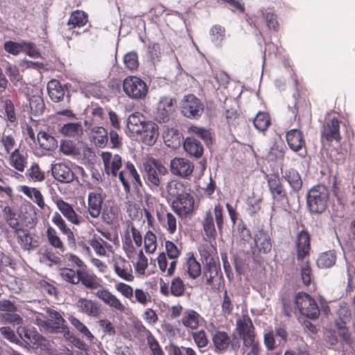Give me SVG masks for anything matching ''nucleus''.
<instances>
[{
    "label": "nucleus",
    "instance_id": "obj_48",
    "mask_svg": "<svg viewBox=\"0 0 355 355\" xmlns=\"http://www.w3.org/2000/svg\"><path fill=\"white\" fill-rule=\"evenodd\" d=\"M185 270L189 277L193 279L198 278L202 272L201 265L194 257L193 254H191L186 261Z\"/></svg>",
    "mask_w": 355,
    "mask_h": 355
},
{
    "label": "nucleus",
    "instance_id": "obj_10",
    "mask_svg": "<svg viewBox=\"0 0 355 355\" xmlns=\"http://www.w3.org/2000/svg\"><path fill=\"white\" fill-rule=\"evenodd\" d=\"M295 247L296 259L298 261H303L309 257L311 250V236L309 232L304 226L302 230L296 235Z\"/></svg>",
    "mask_w": 355,
    "mask_h": 355
},
{
    "label": "nucleus",
    "instance_id": "obj_13",
    "mask_svg": "<svg viewBox=\"0 0 355 355\" xmlns=\"http://www.w3.org/2000/svg\"><path fill=\"white\" fill-rule=\"evenodd\" d=\"M254 248L253 255L268 254L272 247V241L268 231L263 229L259 230L254 236Z\"/></svg>",
    "mask_w": 355,
    "mask_h": 355
},
{
    "label": "nucleus",
    "instance_id": "obj_62",
    "mask_svg": "<svg viewBox=\"0 0 355 355\" xmlns=\"http://www.w3.org/2000/svg\"><path fill=\"white\" fill-rule=\"evenodd\" d=\"M191 336L198 348L205 347L208 345L209 340L205 330L193 331Z\"/></svg>",
    "mask_w": 355,
    "mask_h": 355
},
{
    "label": "nucleus",
    "instance_id": "obj_4",
    "mask_svg": "<svg viewBox=\"0 0 355 355\" xmlns=\"http://www.w3.org/2000/svg\"><path fill=\"white\" fill-rule=\"evenodd\" d=\"M203 279L211 289L219 290L220 288L223 273L219 261L216 260L213 256H208L205 258L203 267Z\"/></svg>",
    "mask_w": 355,
    "mask_h": 355
},
{
    "label": "nucleus",
    "instance_id": "obj_61",
    "mask_svg": "<svg viewBox=\"0 0 355 355\" xmlns=\"http://www.w3.org/2000/svg\"><path fill=\"white\" fill-rule=\"evenodd\" d=\"M122 245L127 257L130 259L133 258L136 254V250L132 244V241L130 236L129 232H127V234L123 237Z\"/></svg>",
    "mask_w": 355,
    "mask_h": 355
},
{
    "label": "nucleus",
    "instance_id": "obj_43",
    "mask_svg": "<svg viewBox=\"0 0 355 355\" xmlns=\"http://www.w3.org/2000/svg\"><path fill=\"white\" fill-rule=\"evenodd\" d=\"M337 259L336 252L330 250L321 253L317 259L316 264L320 268H329L335 265Z\"/></svg>",
    "mask_w": 355,
    "mask_h": 355
},
{
    "label": "nucleus",
    "instance_id": "obj_8",
    "mask_svg": "<svg viewBox=\"0 0 355 355\" xmlns=\"http://www.w3.org/2000/svg\"><path fill=\"white\" fill-rule=\"evenodd\" d=\"M320 137L322 139L331 143L334 141L339 143L341 140L340 121L335 116L328 115L322 126Z\"/></svg>",
    "mask_w": 355,
    "mask_h": 355
},
{
    "label": "nucleus",
    "instance_id": "obj_27",
    "mask_svg": "<svg viewBox=\"0 0 355 355\" xmlns=\"http://www.w3.org/2000/svg\"><path fill=\"white\" fill-rule=\"evenodd\" d=\"M113 268L115 273L122 279L132 282L135 277L132 274L131 264L124 258H119L114 261Z\"/></svg>",
    "mask_w": 355,
    "mask_h": 355
},
{
    "label": "nucleus",
    "instance_id": "obj_2",
    "mask_svg": "<svg viewBox=\"0 0 355 355\" xmlns=\"http://www.w3.org/2000/svg\"><path fill=\"white\" fill-rule=\"evenodd\" d=\"M329 193L327 187L317 184L306 194L307 206L311 213L322 214L327 207Z\"/></svg>",
    "mask_w": 355,
    "mask_h": 355
},
{
    "label": "nucleus",
    "instance_id": "obj_47",
    "mask_svg": "<svg viewBox=\"0 0 355 355\" xmlns=\"http://www.w3.org/2000/svg\"><path fill=\"white\" fill-rule=\"evenodd\" d=\"M60 132L65 137L78 138L83 135V128L80 123H68L61 127Z\"/></svg>",
    "mask_w": 355,
    "mask_h": 355
},
{
    "label": "nucleus",
    "instance_id": "obj_29",
    "mask_svg": "<svg viewBox=\"0 0 355 355\" xmlns=\"http://www.w3.org/2000/svg\"><path fill=\"white\" fill-rule=\"evenodd\" d=\"M166 191L167 194L166 199L168 201H171V202L173 200L178 199L188 193L186 185L177 180L169 181L166 186Z\"/></svg>",
    "mask_w": 355,
    "mask_h": 355
},
{
    "label": "nucleus",
    "instance_id": "obj_63",
    "mask_svg": "<svg viewBox=\"0 0 355 355\" xmlns=\"http://www.w3.org/2000/svg\"><path fill=\"white\" fill-rule=\"evenodd\" d=\"M214 214L216 227L220 232H222L224 227V209L223 206L220 203L215 205L214 209Z\"/></svg>",
    "mask_w": 355,
    "mask_h": 355
},
{
    "label": "nucleus",
    "instance_id": "obj_25",
    "mask_svg": "<svg viewBox=\"0 0 355 355\" xmlns=\"http://www.w3.org/2000/svg\"><path fill=\"white\" fill-rule=\"evenodd\" d=\"M87 21V14L83 10H76L70 14L69 18L68 19V31L71 32V35L76 34V35H79L80 33L75 31L74 29L85 26Z\"/></svg>",
    "mask_w": 355,
    "mask_h": 355
},
{
    "label": "nucleus",
    "instance_id": "obj_50",
    "mask_svg": "<svg viewBox=\"0 0 355 355\" xmlns=\"http://www.w3.org/2000/svg\"><path fill=\"white\" fill-rule=\"evenodd\" d=\"M29 105L32 114L35 116L42 114L45 110L43 98L38 94L33 95L29 98Z\"/></svg>",
    "mask_w": 355,
    "mask_h": 355
},
{
    "label": "nucleus",
    "instance_id": "obj_34",
    "mask_svg": "<svg viewBox=\"0 0 355 355\" xmlns=\"http://www.w3.org/2000/svg\"><path fill=\"white\" fill-rule=\"evenodd\" d=\"M282 178L285 180L294 193H298L302 187V180L298 171L295 168L281 170Z\"/></svg>",
    "mask_w": 355,
    "mask_h": 355
},
{
    "label": "nucleus",
    "instance_id": "obj_26",
    "mask_svg": "<svg viewBox=\"0 0 355 355\" xmlns=\"http://www.w3.org/2000/svg\"><path fill=\"white\" fill-rule=\"evenodd\" d=\"M203 320L202 317L193 309H188L183 311L180 319V323L188 329L196 330Z\"/></svg>",
    "mask_w": 355,
    "mask_h": 355
},
{
    "label": "nucleus",
    "instance_id": "obj_45",
    "mask_svg": "<svg viewBox=\"0 0 355 355\" xmlns=\"http://www.w3.org/2000/svg\"><path fill=\"white\" fill-rule=\"evenodd\" d=\"M37 141L40 146L46 150L52 151L58 147L57 139L45 131L38 132Z\"/></svg>",
    "mask_w": 355,
    "mask_h": 355
},
{
    "label": "nucleus",
    "instance_id": "obj_49",
    "mask_svg": "<svg viewBox=\"0 0 355 355\" xmlns=\"http://www.w3.org/2000/svg\"><path fill=\"white\" fill-rule=\"evenodd\" d=\"M25 175L30 181L34 182H42L46 178L45 172L41 169L39 164L36 162H33L31 166L27 168Z\"/></svg>",
    "mask_w": 355,
    "mask_h": 355
},
{
    "label": "nucleus",
    "instance_id": "obj_21",
    "mask_svg": "<svg viewBox=\"0 0 355 355\" xmlns=\"http://www.w3.org/2000/svg\"><path fill=\"white\" fill-rule=\"evenodd\" d=\"M157 218L162 227L169 234H173L177 230V218L173 214L167 211L166 207L156 211Z\"/></svg>",
    "mask_w": 355,
    "mask_h": 355
},
{
    "label": "nucleus",
    "instance_id": "obj_16",
    "mask_svg": "<svg viewBox=\"0 0 355 355\" xmlns=\"http://www.w3.org/2000/svg\"><path fill=\"white\" fill-rule=\"evenodd\" d=\"M17 333L26 345L32 349L45 346L46 340L35 330L19 327Z\"/></svg>",
    "mask_w": 355,
    "mask_h": 355
},
{
    "label": "nucleus",
    "instance_id": "obj_38",
    "mask_svg": "<svg viewBox=\"0 0 355 355\" xmlns=\"http://www.w3.org/2000/svg\"><path fill=\"white\" fill-rule=\"evenodd\" d=\"M184 150L191 156L196 158L200 157L204 152V148L201 142L193 137H188L184 141Z\"/></svg>",
    "mask_w": 355,
    "mask_h": 355
},
{
    "label": "nucleus",
    "instance_id": "obj_15",
    "mask_svg": "<svg viewBox=\"0 0 355 355\" xmlns=\"http://www.w3.org/2000/svg\"><path fill=\"white\" fill-rule=\"evenodd\" d=\"M266 180L269 191L273 200L276 201H287L288 196L286 189L281 182L279 176L277 173L267 175Z\"/></svg>",
    "mask_w": 355,
    "mask_h": 355
},
{
    "label": "nucleus",
    "instance_id": "obj_37",
    "mask_svg": "<svg viewBox=\"0 0 355 355\" xmlns=\"http://www.w3.org/2000/svg\"><path fill=\"white\" fill-rule=\"evenodd\" d=\"M144 119V116L140 112L131 114L127 119V128L132 135L141 134L146 123Z\"/></svg>",
    "mask_w": 355,
    "mask_h": 355
},
{
    "label": "nucleus",
    "instance_id": "obj_41",
    "mask_svg": "<svg viewBox=\"0 0 355 355\" xmlns=\"http://www.w3.org/2000/svg\"><path fill=\"white\" fill-rule=\"evenodd\" d=\"M51 221L63 234L67 236L69 244L72 243L75 245L76 239L73 232L67 227L64 220L58 212L53 214Z\"/></svg>",
    "mask_w": 355,
    "mask_h": 355
},
{
    "label": "nucleus",
    "instance_id": "obj_54",
    "mask_svg": "<svg viewBox=\"0 0 355 355\" xmlns=\"http://www.w3.org/2000/svg\"><path fill=\"white\" fill-rule=\"evenodd\" d=\"M69 322L71 325L76 329L80 333H81L83 336H85L88 340L92 341L94 338L93 334L90 332L88 328L81 322L78 318L71 316L69 318Z\"/></svg>",
    "mask_w": 355,
    "mask_h": 355
},
{
    "label": "nucleus",
    "instance_id": "obj_52",
    "mask_svg": "<svg viewBox=\"0 0 355 355\" xmlns=\"http://www.w3.org/2000/svg\"><path fill=\"white\" fill-rule=\"evenodd\" d=\"M5 73L8 76L10 82L14 85L21 84L23 81V76L20 74L19 70L16 65L8 63L4 69Z\"/></svg>",
    "mask_w": 355,
    "mask_h": 355
},
{
    "label": "nucleus",
    "instance_id": "obj_57",
    "mask_svg": "<svg viewBox=\"0 0 355 355\" xmlns=\"http://www.w3.org/2000/svg\"><path fill=\"white\" fill-rule=\"evenodd\" d=\"M59 273L64 281L72 284H78V282H77L78 279V269L74 270L69 268H62L60 269Z\"/></svg>",
    "mask_w": 355,
    "mask_h": 355
},
{
    "label": "nucleus",
    "instance_id": "obj_5",
    "mask_svg": "<svg viewBox=\"0 0 355 355\" xmlns=\"http://www.w3.org/2000/svg\"><path fill=\"white\" fill-rule=\"evenodd\" d=\"M123 90L128 97L133 100L144 99L148 88L140 78L128 76L123 80Z\"/></svg>",
    "mask_w": 355,
    "mask_h": 355
},
{
    "label": "nucleus",
    "instance_id": "obj_40",
    "mask_svg": "<svg viewBox=\"0 0 355 355\" xmlns=\"http://www.w3.org/2000/svg\"><path fill=\"white\" fill-rule=\"evenodd\" d=\"M46 235L49 245L56 249L59 254H62L66 251V247L63 241L53 227L48 226Z\"/></svg>",
    "mask_w": 355,
    "mask_h": 355
},
{
    "label": "nucleus",
    "instance_id": "obj_33",
    "mask_svg": "<svg viewBox=\"0 0 355 355\" xmlns=\"http://www.w3.org/2000/svg\"><path fill=\"white\" fill-rule=\"evenodd\" d=\"M78 279L77 282H80L85 288L89 289H96L102 287L101 279L96 275L89 273L86 268L78 269Z\"/></svg>",
    "mask_w": 355,
    "mask_h": 355
},
{
    "label": "nucleus",
    "instance_id": "obj_20",
    "mask_svg": "<svg viewBox=\"0 0 355 355\" xmlns=\"http://www.w3.org/2000/svg\"><path fill=\"white\" fill-rule=\"evenodd\" d=\"M53 202L62 215L72 224L80 225L84 222V219L76 212L72 205L67 202L60 198L53 199Z\"/></svg>",
    "mask_w": 355,
    "mask_h": 355
},
{
    "label": "nucleus",
    "instance_id": "obj_7",
    "mask_svg": "<svg viewBox=\"0 0 355 355\" xmlns=\"http://www.w3.org/2000/svg\"><path fill=\"white\" fill-rule=\"evenodd\" d=\"M295 304L302 315L315 320L320 315V310L315 301L306 293H298L295 296Z\"/></svg>",
    "mask_w": 355,
    "mask_h": 355
},
{
    "label": "nucleus",
    "instance_id": "obj_59",
    "mask_svg": "<svg viewBox=\"0 0 355 355\" xmlns=\"http://www.w3.org/2000/svg\"><path fill=\"white\" fill-rule=\"evenodd\" d=\"M2 321L12 326H19L23 323L22 318L15 312L3 313L1 315Z\"/></svg>",
    "mask_w": 355,
    "mask_h": 355
},
{
    "label": "nucleus",
    "instance_id": "obj_14",
    "mask_svg": "<svg viewBox=\"0 0 355 355\" xmlns=\"http://www.w3.org/2000/svg\"><path fill=\"white\" fill-rule=\"evenodd\" d=\"M126 177L131 178L132 180V182L139 186H142V181L140 178V175L137 172L135 165L130 161H128L123 170H121L119 173V179L121 182L124 191L126 192H130V184L128 180Z\"/></svg>",
    "mask_w": 355,
    "mask_h": 355
},
{
    "label": "nucleus",
    "instance_id": "obj_42",
    "mask_svg": "<svg viewBox=\"0 0 355 355\" xmlns=\"http://www.w3.org/2000/svg\"><path fill=\"white\" fill-rule=\"evenodd\" d=\"M92 137L96 146L104 148L108 143V132L101 126H95L92 129Z\"/></svg>",
    "mask_w": 355,
    "mask_h": 355
},
{
    "label": "nucleus",
    "instance_id": "obj_12",
    "mask_svg": "<svg viewBox=\"0 0 355 355\" xmlns=\"http://www.w3.org/2000/svg\"><path fill=\"white\" fill-rule=\"evenodd\" d=\"M182 113L184 116L190 119L199 118L204 110V105L196 96L189 94L185 96L182 103Z\"/></svg>",
    "mask_w": 355,
    "mask_h": 355
},
{
    "label": "nucleus",
    "instance_id": "obj_17",
    "mask_svg": "<svg viewBox=\"0 0 355 355\" xmlns=\"http://www.w3.org/2000/svg\"><path fill=\"white\" fill-rule=\"evenodd\" d=\"M193 169L194 165L193 162L186 158L175 157L170 163L171 173L182 178L191 175Z\"/></svg>",
    "mask_w": 355,
    "mask_h": 355
},
{
    "label": "nucleus",
    "instance_id": "obj_64",
    "mask_svg": "<svg viewBox=\"0 0 355 355\" xmlns=\"http://www.w3.org/2000/svg\"><path fill=\"white\" fill-rule=\"evenodd\" d=\"M134 265L135 270L138 274H145L146 270L148 267V259L144 255L142 250L139 251L137 261Z\"/></svg>",
    "mask_w": 355,
    "mask_h": 355
},
{
    "label": "nucleus",
    "instance_id": "obj_56",
    "mask_svg": "<svg viewBox=\"0 0 355 355\" xmlns=\"http://www.w3.org/2000/svg\"><path fill=\"white\" fill-rule=\"evenodd\" d=\"M123 63L126 69L130 71L136 70L139 67L137 53L135 51L127 53L123 57Z\"/></svg>",
    "mask_w": 355,
    "mask_h": 355
},
{
    "label": "nucleus",
    "instance_id": "obj_24",
    "mask_svg": "<svg viewBox=\"0 0 355 355\" xmlns=\"http://www.w3.org/2000/svg\"><path fill=\"white\" fill-rule=\"evenodd\" d=\"M12 229L13 234L17 237V243L23 250H30L37 246L36 241H33V238L28 230L19 226Z\"/></svg>",
    "mask_w": 355,
    "mask_h": 355
},
{
    "label": "nucleus",
    "instance_id": "obj_36",
    "mask_svg": "<svg viewBox=\"0 0 355 355\" xmlns=\"http://www.w3.org/2000/svg\"><path fill=\"white\" fill-rule=\"evenodd\" d=\"M46 313L48 319L44 322L49 329L51 331H58L60 329L63 328L65 320L58 311L48 309Z\"/></svg>",
    "mask_w": 355,
    "mask_h": 355
},
{
    "label": "nucleus",
    "instance_id": "obj_53",
    "mask_svg": "<svg viewBox=\"0 0 355 355\" xmlns=\"http://www.w3.org/2000/svg\"><path fill=\"white\" fill-rule=\"evenodd\" d=\"M0 207L2 209L3 217L9 226L12 228L18 227L19 224L16 217V211L9 205L3 206V205H1Z\"/></svg>",
    "mask_w": 355,
    "mask_h": 355
},
{
    "label": "nucleus",
    "instance_id": "obj_58",
    "mask_svg": "<svg viewBox=\"0 0 355 355\" xmlns=\"http://www.w3.org/2000/svg\"><path fill=\"white\" fill-rule=\"evenodd\" d=\"M225 28L220 25L213 26L209 31L211 41L216 44H220L225 37Z\"/></svg>",
    "mask_w": 355,
    "mask_h": 355
},
{
    "label": "nucleus",
    "instance_id": "obj_18",
    "mask_svg": "<svg viewBox=\"0 0 355 355\" xmlns=\"http://www.w3.org/2000/svg\"><path fill=\"white\" fill-rule=\"evenodd\" d=\"M101 158L104 170L107 175L119 177V170L122 166V158L119 154L112 155L110 152H103Z\"/></svg>",
    "mask_w": 355,
    "mask_h": 355
},
{
    "label": "nucleus",
    "instance_id": "obj_60",
    "mask_svg": "<svg viewBox=\"0 0 355 355\" xmlns=\"http://www.w3.org/2000/svg\"><path fill=\"white\" fill-rule=\"evenodd\" d=\"M119 130H111L108 132V140L110 143L107 145L111 148L121 149L123 146V139L118 133Z\"/></svg>",
    "mask_w": 355,
    "mask_h": 355
},
{
    "label": "nucleus",
    "instance_id": "obj_30",
    "mask_svg": "<svg viewBox=\"0 0 355 355\" xmlns=\"http://www.w3.org/2000/svg\"><path fill=\"white\" fill-rule=\"evenodd\" d=\"M52 174L55 179L61 182H71L74 179L73 171L64 163L54 164L52 167Z\"/></svg>",
    "mask_w": 355,
    "mask_h": 355
},
{
    "label": "nucleus",
    "instance_id": "obj_11",
    "mask_svg": "<svg viewBox=\"0 0 355 355\" xmlns=\"http://www.w3.org/2000/svg\"><path fill=\"white\" fill-rule=\"evenodd\" d=\"M286 139L289 148L294 152H300L302 157H305L307 151L306 149V141L303 132L299 129L293 128L286 134Z\"/></svg>",
    "mask_w": 355,
    "mask_h": 355
},
{
    "label": "nucleus",
    "instance_id": "obj_55",
    "mask_svg": "<svg viewBox=\"0 0 355 355\" xmlns=\"http://www.w3.org/2000/svg\"><path fill=\"white\" fill-rule=\"evenodd\" d=\"M144 242L145 250L147 253L151 254L156 250L157 246V236L152 231L148 230L146 233Z\"/></svg>",
    "mask_w": 355,
    "mask_h": 355
},
{
    "label": "nucleus",
    "instance_id": "obj_44",
    "mask_svg": "<svg viewBox=\"0 0 355 355\" xmlns=\"http://www.w3.org/2000/svg\"><path fill=\"white\" fill-rule=\"evenodd\" d=\"M0 143L1 144L0 154L1 155L10 154L15 148H17V143L14 132L3 133L1 139H0Z\"/></svg>",
    "mask_w": 355,
    "mask_h": 355
},
{
    "label": "nucleus",
    "instance_id": "obj_1",
    "mask_svg": "<svg viewBox=\"0 0 355 355\" xmlns=\"http://www.w3.org/2000/svg\"><path fill=\"white\" fill-rule=\"evenodd\" d=\"M165 252L159 254L157 261L159 270L166 277L174 275L178 260L182 254V244L166 240L164 242Z\"/></svg>",
    "mask_w": 355,
    "mask_h": 355
},
{
    "label": "nucleus",
    "instance_id": "obj_31",
    "mask_svg": "<svg viewBox=\"0 0 355 355\" xmlns=\"http://www.w3.org/2000/svg\"><path fill=\"white\" fill-rule=\"evenodd\" d=\"M212 327L214 330L211 331V338L216 350L226 351L231 343L230 336L226 331L216 329L214 324H212Z\"/></svg>",
    "mask_w": 355,
    "mask_h": 355
},
{
    "label": "nucleus",
    "instance_id": "obj_46",
    "mask_svg": "<svg viewBox=\"0 0 355 355\" xmlns=\"http://www.w3.org/2000/svg\"><path fill=\"white\" fill-rule=\"evenodd\" d=\"M10 165L17 170L23 172L26 166L27 157L20 153L19 148H15L10 154Z\"/></svg>",
    "mask_w": 355,
    "mask_h": 355
},
{
    "label": "nucleus",
    "instance_id": "obj_28",
    "mask_svg": "<svg viewBox=\"0 0 355 355\" xmlns=\"http://www.w3.org/2000/svg\"><path fill=\"white\" fill-rule=\"evenodd\" d=\"M141 140L142 142L147 146H153L156 142L159 136L158 125L153 121H146L142 128Z\"/></svg>",
    "mask_w": 355,
    "mask_h": 355
},
{
    "label": "nucleus",
    "instance_id": "obj_3",
    "mask_svg": "<svg viewBox=\"0 0 355 355\" xmlns=\"http://www.w3.org/2000/svg\"><path fill=\"white\" fill-rule=\"evenodd\" d=\"M167 173V168L155 158H149L143 163V177L150 187H159L162 176Z\"/></svg>",
    "mask_w": 355,
    "mask_h": 355
},
{
    "label": "nucleus",
    "instance_id": "obj_23",
    "mask_svg": "<svg viewBox=\"0 0 355 355\" xmlns=\"http://www.w3.org/2000/svg\"><path fill=\"white\" fill-rule=\"evenodd\" d=\"M95 295L103 301L105 304L110 307L123 313L125 310V306L121 300L114 294H112L108 289L102 288L98 290Z\"/></svg>",
    "mask_w": 355,
    "mask_h": 355
},
{
    "label": "nucleus",
    "instance_id": "obj_6",
    "mask_svg": "<svg viewBox=\"0 0 355 355\" xmlns=\"http://www.w3.org/2000/svg\"><path fill=\"white\" fill-rule=\"evenodd\" d=\"M236 329L243 340L244 347H250V345L260 344L257 338L255 328L252 320L248 315H243L236 322Z\"/></svg>",
    "mask_w": 355,
    "mask_h": 355
},
{
    "label": "nucleus",
    "instance_id": "obj_51",
    "mask_svg": "<svg viewBox=\"0 0 355 355\" xmlns=\"http://www.w3.org/2000/svg\"><path fill=\"white\" fill-rule=\"evenodd\" d=\"M254 128L261 132L268 130L271 124L270 115L264 112H259L253 120Z\"/></svg>",
    "mask_w": 355,
    "mask_h": 355
},
{
    "label": "nucleus",
    "instance_id": "obj_35",
    "mask_svg": "<svg viewBox=\"0 0 355 355\" xmlns=\"http://www.w3.org/2000/svg\"><path fill=\"white\" fill-rule=\"evenodd\" d=\"M201 225L205 236L208 239L215 241L217 236V232L213 214L210 209L205 211L201 220Z\"/></svg>",
    "mask_w": 355,
    "mask_h": 355
},
{
    "label": "nucleus",
    "instance_id": "obj_19",
    "mask_svg": "<svg viewBox=\"0 0 355 355\" xmlns=\"http://www.w3.org/2000/svg\"><path fill=\"white\" fill-rule=\"evenodd\" d=\"M186 285L180 277H175L171 279L170 287L168 284L161 281L159 283V291L164 296L168 297L170 295L179 297L184 295Z\"/></svg>",
    "mask_w": 355,
    "mask_h": 355
},
{
    "label": "nucleus",
    "instance_id": "obj_39",
    "mask_svg": "<svg viewBox=\"0 0 355 355\" xmlns=\"http://www.w3.org/2000/svg\"><path fill=\"white\" fill-rule=\"evenodd\" d=\"M47 90L50 98L53 102H60L64 99L65 90L58 80H51L47 84Z\"/></svg>",
    "mask_w": 355,
    "mask_h": 355
},
{
    "label": "nucleus",
    "instance_id": "obj_22",
    "mask_svg": "<svg viewBox=\"0 0 355 355\" xmlns=\"http://www.w3.org/2000/svg\"><path fill=\"white\" fill-rule=\"evenodd\" d=\"M103 202V198L101 189H99V191L89 193L87 208L91 217L97 218L100 216Z\"/></svg>",
    "mask_w": 355,
    "mask_h": 355
},
{
    "label": "nucleus",
    "instance_id": "obj_32",
    "mask_svg": "<svg viewBox=\"0 0 355 355\" xmlns=\"http://www.w3.org/2000/svg\"><path fill=\"white\" fill-rule=\"evenodd\" d=\"M78 311L88 316L96 317L100 313V306L96 302L90 299L81 297L76 303Z\"/></svg>",
    "mask_w": 355,
    "mask_h": 355
},
{
    "label": "nucleus",
    "instance_id": "obj_9",
    "mask_svg": "<svg viewBox=\"0 0 355 355\" xmlns=\"http://www.w3.org/2000/svg\"><path fill=\"white\" fill-rule=\"evenodd\" d=\"M195 199L190 193H187L171 202L173 211L181 218H186L193 214Z\"/></svg>",
    "mask_w": 355,
    "mask_h": 355
}]
</instances>
